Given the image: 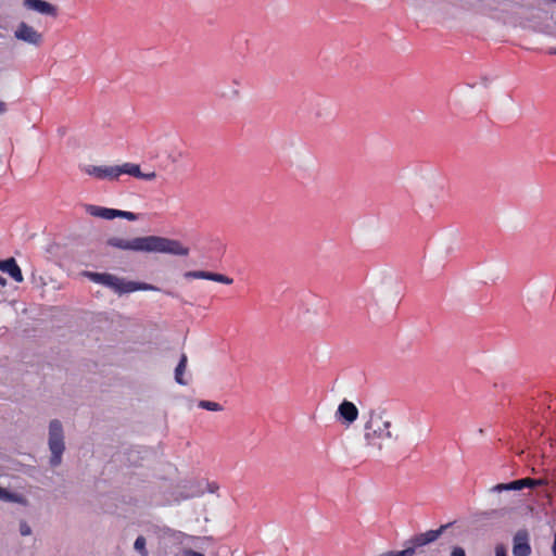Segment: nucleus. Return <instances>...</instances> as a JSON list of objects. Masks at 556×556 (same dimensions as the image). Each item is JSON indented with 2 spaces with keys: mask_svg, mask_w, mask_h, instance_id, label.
Returning a JSON list of instances; mask_svg holds the SVG:
<instances>
[{
  "mask_svg": "<svg viewBox=\"0 0 556 556\" xmlns=\"http://www.w3.org/2000/svg\"><path fill=\"white\" fill-rule=\"evenodd\" d=\"M21 533H22V535H29L31 533L30 527L26 523H22L21 525Z\"/></svg>",
  "mask_w": 556,
  "mask_h": 556,
  "instance_id": "c85d7f7f",
  "label": "nucleus"
},
{
  "mask_svg": "<svg viewBox=\"0 0 556 556\" xmlns=\"http://www.w3.org/2000/svg\"><path fill=\"white\" fill-rule=\"evenodd\" d=\"M552 553H553V556H556V533H555L554 541L552 544Z\"/></svg>",
  "mask_w": 556,
  "mask_h": 556,
  "instance_id": "7c9ffc66",
  "label": "nucleus"
},
{
  "mask_svg": "<svg viewBox=\"0 0 556 556\" xmlns=\"http://www.w3.org/2000/svg\"><path fill=\"white\" fill-rule=\"evenodd\" d=\"M0 270L8 274L16 282L23 281V275L13 257L0 261Z\"/></svg>",
  "mask_w": 556,
  "mask_h": 556,
  "instance_id": "9b49d317",
  "label": "nucleus"
},
{
  "mask_svg": "<svg viewBox=\"0 0 556 556\" xmlns=\"http://www.w3.org/2000/svg\"><path fill=\"white\" fill-rule=\"evenodd\" d=\"M198 406L202 409H206L210 412H219L223 409L220 404L213 402V401H207V400L199 401Z\"/></svg>",
  "mask_w": 556,
  "mask_h": 556,
  "instance_id": "aec40b11",
  "label": "nucleus"
},
{
  "mask_svg": "<svg viewBox=\"0 0 556 556\" xmlns=\"http://www.w3.org/2000/svg\"><path fill=\"white\" fill-rule=\"evenodd\" d=\"M188 538L192 540V543L198 548V551L189 548V547H184L180 552V555L181 556H204V551L206 548L205 545L208 541V538H206V536H203V538L188 536Z\"/></svg>",
  "mask_w": 556,
  "mask_h": 556,
  "instance_id": "f8f14e48",
  "label": "nucleus"
},
{
  "mask_svg": "<svg viewBox=\"0 0 556 556\" xmlns=\"http://www.w3.org/2000/svg\"><path fill=\"white\" fill-rule=\"evenodd\" d=\"M495 556H508L507 555V547L500 543L495 546Z\"/></svg>",
  "mask_w": 556,
  "mask_h": 556,
  "instance_id": "393cba45",
  "label": "nucleus"
},
{
  "mask_svg": "<svg viewBox=\"0 0 556 556\" xmlns=\"http://www.w3.org/2000/svg\"><path fill=\"white\" fill-rule=\"evenodd\" d=\"M86 212L91 216L103 218L106 220L117 218V208L88 204L86 205Z\"/></svg>",
  "mask_w": 556,
  "mask_h": 556,
  "instance_id": "1a4fd4ad",
  "label": "nucleus"
},
{
  "mask_svg": "<svg viewBox=\"0 0 556 556\" xmlns=\"http://www.w3.org/2000/svg\"><path fill=\"white\" fill-rule=\"evenodd\" d=\"M531 554V545L529 542V533L527 530H518L513 538V555L529 556Z\"/></svg>",
  "mask_w": 556,
  "mask_h": 556,
  "instance_id": "6e6552de",
  "label": "nucleus"
},
{
  "mask_svg": "<svg viewBox=\"0 0 556 556\" xmlns=\"http://www.w3.org/2000/svg\"><path fill=\"white\" fill-rule=\"evenodd\" d=\"M48 446L51 454L49 465L51 467L60 466L65 452V437L62 422L59 419H52L49 424Z\"/></svg>",
  "mask_w": 556,
  "mask_h": 556,
  "instance_id": "20e7f679",
  "label": "nucleus"
},
{
  "mask_svg": "<svg viewBox=\"0 0 556 556\" xmlns=\"http://www.w3.org/2000/svg\"><path fill=\"white\" fill-rule=\"evenodd\" d=\"M15 36L18 39L28 41V42H35V31L31 27L27 26L26 24L22 23L18 28L15 31Z\"/></svg>",
  "mask_w": 556,
  "mask_h": 556,
  "instance_id": "a211bd4d",
  "label": "nucleus"
},
{
  "mask_svg": "<svg viewBox=\"0 0 556 556\" xmlns=\"http://www.w3.org/2000/svg\"><path fill=\"white\" fill-rule=\"evenodd\" d=\"M402 290L403 288L397 276L387 275L372 286L370 296L376 306L392 308L399 303Z\"/></svg>",
  "mask_w": 556,
  "mask_h": 556,
  "instance_id": "7ed1b4c3",
  "label": "nucleus"
},
{
  "mask_svg": "<svg viewBox=\"0 0 556 556\" xmlns=\"http://www.w3.org/2000/svg\"><path fill=\"white\" fill-rule=\"evenodd\" d=\"M36 38H37V45H38L40 41L41 35L39 33H37Z\"/></svg>",
  "mask_w": 556,
  "mask_h": 556,
  "instance_id": "f704fd0d",
  "label": "nucleus"
},
{
  "mask_svg": "<svg viewBox=\"0 0 556 556\" xmlns=\"http://www.w3.org/2000/svg\"><path fill=\"white\" fill-rule=\"evenodd\" d=\"M155 177H156L155 172H150V173H142L141 172V175H139L138 179L151 181V180L155 179Z\"/></svg>",
  "mask_w": 556,
  "mask_h": 556,
  "instance_id": "bb28decb",
  "label": "nucleus"
},
{
  "mask_svg": "<svg viewBox=\"0 0 556 556\" xmlns=\"http://www.w3.org/2000/svg\"><path fill=\"white\" fill-rule=\"evenodd\" d=\"M146 539L144 536L142 535H139L136 540H135V543H134V548L139 553L141 554L142 556H147L148 555V552H147V548H146Z\"/></svg>",
  "mask_w": 556,
  "mask_h": 556,
  "instance_id": "412c9836",
  "label": "nucleus"
},
{
  "mask_svg": "<svg viewBox=\"0 0 556 556\" xmlns=\"http://www.w3.org/2000/svg\"><path fill=\"white\" fill-rule=\"evenodd\" d=\"M552 2L556 3V0H551Z\"/></svg>",
  "mask_w": 556,
  "mask_h": 556,
  "instance_id": "58836bf2",
  "label": "nucleus"
},
{
  "mask_svg": "<svg viewBox=\"0 0 556 556\" xmlns=\"http://www.w3.org/2000/svg\"><path fill=\"white\" fill-rule=\"evenodd\" d=\"M187 362H188V358H187V355L186 354H181L180 355V358H179V362L175 368V381L180 384V386H186L187 384V381L184 379V372L186 370V367H187Z\"/></svg>",
  "mask_w": 556,
  "mask_h": 556,
  "instance_id": "f3484780",
  "label": "nucleus"
},
{
  "mask_svg": "<svg viewBox=\"0 0 556 556\" xmlns=\"http://www.w3.org/2000/svg\"><path fill=\"white\" fill-rule=\"evenodd\" d=\"M478 433L479 434H483L484 433V429H482V428L478 429Z\"/></svg>",
  "mask_w": 556,
  "mask_h": 556,
  "instance_id": "e433bc0d",
  "label": "nucleus"
},
{
  "mask_svg": "<svg viewBox=\"0 0 556 556\" xmlns=\"http://www.w3.org/2000/svg\"><path fill=\"white\" fill-rule=\"evenodd\" d=\"M37 13L55 18L59 14V9L46 0H37Z\"/></svg>",
  "mask_w": 556,
  "mask_h": 556,
  "instance_id": "4468645a",
  "label": "nucleus"
},
{
  "mask_svg": "<svg viewBox=\"0 0 556 556\" xmlns=\"http://www.w3.org/2000/svg\"><path fill=\"white\" fill-rule=\"evenodd\" d=\"M150 290L155 291L159 289L155 286L147 283V282L131 281V280H126L125 278H123L119 295L125 294V293H131L135 291H150Z\"/></svg>",
  "mask_w": 556,
  "mask_h": 556,
  "instance_id": "9d476101",
  "label": "nucleus"
},
{
  "mask_svg": "<svg viewBox=\"0 0 556 556\" xmlns=\"http://www.w3.org/2000/svg\"><path fill=\"white\" fill-rule=\"evenodd\" d=\"M13 494L0 486V500L1 501H13Z\"/></svg>",
  "mask_w": 556,
  "mask_h": 556,
  "instance_id": "a878e982",
  "label": "nucleus"
},
{
  "mask_svg": "<svg viewBox=\"0 0 556 556\" xmlns=\"http://www.w3.org/2000/svg\"><path fill=\"white\" fill-rule=\"evenodd\" d=\"M85 276L92 282L102 285L119 294L123 278L110 273L86 271Z\"/></svg>",
  "mask_w": 556,
  "mask_h": 556,
  "instance_id": "39448f33",
  "label": "nucleus"
},
{
  "mask_svg": "<svg viewBox=\"0 0 556 556\" xmlns=\"http://www.w3.org/2000/svg\"><path fill=\"white\" fill-rule=\"evenodd\" d=\"M5 282H7V281H5V279H4L3 277H1V276H0V285H1V286H5Z\"/></svg>",
  "mask_w": 556,
  "mask_h": 556,
  "instance_id": "72a5a7b5",
  "label": "nucleus"
},
{
  "mask_svg": "<svg viewBox=\"0 0 556 556\" xmlns=\"http://www.w3.org/2000/svg\"><path fill=\"white\" fill-rule=\"evenodd\" d=\"M117 218H124L129 222H136L138 220V214L130 211H123L117 208Z\"/></svg>",
  "mask_w": 556,
  "mask_h": 556,
  "instance_id": "5701e85b",
  "label": "nucleus"
},
{
  "mask_svg": "<svg viewBox=\"0 0 556 556\" xmlns=\"http://www.w3.org/2000/svg\"><path fill=\"white\" fill-rule=\"evenodd\" d=\"M83 172L101 180H117V165H85Z\"/></svg>",
  "mask_w": 556,
  "mask_h": 556,
  "instance_id": "423d86ee",
  "label": "nucleus"
},
{
  "mask_svg": "<svg viewBox=\"0 0 556 556\" xmlns=\"http://www.w3.org/2000/svg\"><path fill=\"white\" fill-rule=\"evenodd\" d=\"M59 132L61 136H63L65 134V129L64 128H59Z\"/></svg>",
  "mask_w": 556,
  "mask_h": 556,
  "instance_id": "c9c22d12",
  "label": "nucleus"
},
{
  "mask_svg": "<svg viewBox=\"0 0 556 556\" xmlns=\"http://www.w3.org/2000/svg\"><path fill=\"white\" fill-rule=\"evenodd\" d=\"M186 279H204V270H189L184 274Z\"/></svg>",
  "mask_w": 556,
  "mask_h": 556,
  "instance_id": "b1692460",
  "label": "nucleus"
},
{
  "mask_svg": "<svg viewBox=\"0 0 556 556\" xmlns=\"http://www.w3.org/2000/svg\"><path fill=\"white\" fill-rule=\"evenodd\" d=\"M24 4L31 10H35V0H24Z\"/></svg>",
  "mask_w": 556,
  "mask_h": 556,
  "instance_id": "c756f323",
  "label": "nucleus"
},
{
  "mask_svg": "<svg viewBox=\"0 0 556 556\" xmlns=\"http://www.w3.org/2000/svg\"><path fill=\"white\" fill-rule=\"evenodd\" d=\"M233 86H227L226 83H223L218 86L217 92L222 98L225 99H236L239 96V85L240 83L237 79L232 80Z\"/></svg>",
  "mask_w": 556,
  "mask_h": 556,
  "instance_id": "ddd939ff",
  "label": "nucleus"
},
{
  "mask_svg": "<svg viewBox=\"0 0 556 556\" xmlns=\"http://www.w3.org/2000/svg\"><path fill=\"white\" fill-rule=\"evenodd\" d=\"M386 409L384 408H371L363 417L366 418L364 425V440L366 446L380 452L382 450V442L386 439H392L395 442L401 440L399 434L393 435L391 428V421L384 420Z\"/></svg>",
  "mask_w": 556,
  "mask_h": 556,
  "instance_id": "f03ea898",
  "label": "nucleus"
},
{
  "mask_svg": "<svg viewBox=\"0 0 556 556\" xmlns=\"http://www.w3.org/2000/svg\"><path fill=\"white\" fill-rule=\"evenodd\" d=\"M497 514V510H492L489 515Z\"/></svg>",
  "mask_w": 556,
  "mask_h": 556,
  "instance_id": "4c0bfd02",
  "label": "nucleus"
},
{
  "mask_svg": "<svg viewBox=\"0 0 556 556\" xmlns=\"http://www.w3.org/2000/svg\"><path fill=\"white\" fill-rule=\"evenodd\" d=\"M548 53H549L551 55H556V47L551 48V49L548 50Z\"/></svg>",
  "mask_w": 556,
  "mask_h": 556,
  "instance_id": "473e14b6",
  "label": "nucleus"
},
{
  "mask_svg": "<svg viewBox=\"0 0 556 556\" xmlns=\"http://www.w3.org/2000/svg\"><path fill=\"white\" fill-rule=\"evenodd\" d=\"M204 279L206 280H211V281H215V282H219V283H224V285H231L232 283V278L226 276V275H223V274H218V273H213V271H207V270H204Z\"/></svg>",
  "mask_w": 556,
  "mask_h": 556,
  "instance_id": "6ab92c4d",
  "label": "nucleus"
},
{
  "mask_svg": "<svg viewBox=\"0 0 556 556\" xmlns=\"http://www.w3.org/2000/svg\"><path fill=\"white\" fill-rule=\"evenodd\" d=\"M336 418L350 426L358 418V408L353 402L343 400L337 408Z\"/></svg>",
  "mask_w": 556,
  "mask_h": 556,
  "instance_id": "0eeeda50",
  "label": "nucleus"
},
{
  "mask_svg": "<svg viewBox=\"0 0 556 556\" xmlns=\"http://www.w3.org/2000/svg\"><path fill=\"white\" fill-rule=\"evenodd\" d=\"M5 111V104L0 101V113H3Z\"/></svg>",
  "mask_w": 556,
  "mask_h": 556,
  "instance_id": "2f4dec72",
  "label": "nucleus"
},
{
  "mask_svg": "<svg viewBox=\"0 0 556 556\" xmlns=\"http://www.w3.org/2000/svg\"><path fill=\"white\" fill-rule=\"evenodd\" d=\"M451 556H466V552L462 546H454L451 551Z\"/></svg>",
  "mask_w": 556,
  "mask_h": 556,
  "instance_id": "cd10ccee",
  "label": "nucleus"
},
{
  "mask_svg": "<svg viewBox=\"0 0 556 556\" xmlns=\"http://www.w3.org/2000/svg\"><path fill=\"white\" fill-rule=\"evenodd\" d=\"M117 170H118V178L122 175H129V176L139 178V175H141L140 165L135 164V163H124L122 165H117Z\"/></svg>",
  "mask_w": 556,
  "mask_h": 556,
  "instance_id": "dca6fc26",
  "label": "nucleus"
},
{
  "mask_svg": "<svg viewBox=\"0 0 556 556\" xmlns=\"http://www.w3.org/2000/svg\"><path fill=\"white\" fill-rule=\"evenodd\" d=\"M522 482L525 488L529 489H536L539 486L545 485V480L543 479L522 478Z\"/></svg>",
  "mask_w": 556,
  "mask_h": 556,
  "instance_id": "4be33fe9",
  "label": "nucleus"
},
{
  "mask_svg": "<svg viewBox=\"0 0 556 556\" xmlns=\"http://www.w3.org/2000/svg\"><path fill=\"white\" fill-rule=\"evenodd\" d=\"M106 245L140 253H159L174 256H187L189 254V248L185 247L179 240L156 235L131 239L112 237L106 240Z\"/></svg>",
  "mask_w": 556,
  "mask_h": 556,
  "instance_id": "f257e3e1",
  "label": "nucleus"
},
{
  "mask_svg": "<svg viewBox=\"0 0 556 556\" xmlns=\"http://www.w3.org/2000/svg\"><path fill=\"white\" fill-rule=\"evenodd\" d=\"M522 489H525L522 479H517L507 483H497L491 489V491L501 493L503 491H520Z\"/></svg>",
  "mask_w": 556,
  "mask_h": 556,
  "instance_id": "2eb2a0df",
  "label": "nucleus"
}]
</instances>
